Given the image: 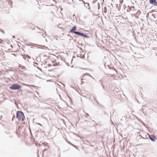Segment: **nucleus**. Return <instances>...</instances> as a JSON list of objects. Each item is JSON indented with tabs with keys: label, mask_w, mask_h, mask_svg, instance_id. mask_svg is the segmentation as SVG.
Listing matches in <instances>:
<instances>
[{
	"label": "nucleus",
	"mask_w": 157,
	"mask_h": 157,
	"mask_svg": "<svg viewBox=\"0 0 157 157\" xmlns=\"http://www.w3.org/2000/svg\"><path fill=\"white\" fill-rule=\"evenodd\" d=\"M21 87V86L18 84H14L11 86L10 87V88L11 89L13 90H19Z\"/></svg>",
	"instance_id": "4"
},
{
	"label": "nucleus",
	"mask_w": 157,
	"mask_h": 157,
	"mask_svg": "<svg viewBox=\"0 0 157 157\" xmlns=\"http://www.w3.org/2000/svg\"><path fill=\"white\" fill-rule=\"evenodd\" d=\"M43 47H45V46H43Z\"/></svg>",
	"instance_id": "12"
},
{
	"label": "nucleus",
	"mask_w": 157,
	"mask_h": 157,
	"mask_svg": "<svg viewBox=\"0 0 157 157\" xmlns=\"http://www.w3.org/2000/svg\"><path fill=\"white\" fill-rule=\"evenodd\" d=\"M89 116V115L87 113H86V116L87 117Z\"/></svg>",
	"instance_id": "10"
},
{
	"label": "nucleus",
	"mask_w": 157,
	"mask_h": 157,
	"mask_svg": "<svg viewBox=\"0 0 157 157\" xmlns=\"http://www.w3.org/2000/svg\"><path fill=\"white\" fill-rule=\"evenodd\" d=\"M92 77L87 74H84L82 76V78L81 79L82 83L84 84L88 83L92 79Z\"/></svg>",
	"instance_id": "1"
},
{
	"label": "nucleus",
	"mask_w": 157,
	"mask_h": 157,
	"mask_svg": "<svg viewBox=\"0 0 157 157\" xmlns=\"http://www.w3.org/2000/svg\"><path fill=\"white\" fill-rule=\"evenodd\" d=\"M17 118L19 121H23L25 119V117L23 113L21 111H17Z\"/></svg>",
	"instance_id": "2"
},
{
	"label": "nucleus",
	"mask_w": 157,
	"mask_h": 157,
	"mask_svg": "<svg viewBox=\"0 0 157 157\" xmlns=\"http://www.w3.org/2000/svg\"><path fill=\"white\" fill-rule=\"evenodd\" d=\"M149 137L150 139L152 141H155V137L154 136L149 135Z\"/></svg>",
	"instance_id": "7"
},
{
	"label": "nucleus",
	"mask_w": 157,
	"mask_h": 157,
	"mask_svg": "<svg viewBox=\"0 0 157 157\" xmlns=\"http://www.w3.org/2000/svg\"><path fill=\"white\" fill-rule=\"evenodd\" d=\"M123 0H120V2L121 3V2H123Z\"/></svg>",
	"instance_id": "11"
},
{
	"label": "nucleus",
	"mask_w": 157,
	"mask_h": 157,
	"mask_svg": "<svg viewBox=\"0 0 157 157\" xmlns=\"http://www.w3.org/2000/svg\"><path fill=\"white\" fill-rule=\"evenodd\" d=\"M3 41V40H2V39H0V43H2V42Z\"/></svg>",
	"instance_id": "8"
},
{
	"label": "nucleus",
	"mask_w": 157,
	"mask_h": 157,
	"mask_svg": "<svg viewBox=\"0 0 157 157\" xmlns=\"http://www.w3.org/2000/svg\"><path fill=\"white\" fill-rule=\"evenodd\" d=\"M150 3L155 6H157V2L156 0H150Z\"/></svg>",
	"instance_id": "5"
},
{
	"label": "nucleus",
	"mask_w": 157,
	"mask_h": 157,
	"mask_svg": "<svg viewBox=\"0 0 157 157\" xmlns=\"http://www.w3.org/2000/svg\"><path fill=\"white\" fill-rule=\"evenodd\" d=\"M68 97L69 98L70 100V101H72V100H71V98H70V97L68 95Z\"/></svg>",
	"instance_id": "9"
},
{
	"label": "nucleus",
	"mask_w": 157,
	"mask_h": 157,
	"mask_svg": "<svg viewBox=\"0 0 157 157\" xmlns=\"http://www.w3.org/2000/svg\"><path fill=\"white\" fill-rule=\"evenodd\" d=\"M48 71L50 72V73H49L48 74H50L52 75H55L56 74L55 72V71L52 69H51V70H48Z\"/></svg>",
	"instance_id": "6"
},
{
	"label": "nucleus",
	"mask_w": 157,
	"mask_h": 157,
	"mask_svg": "<svg viewBox=\"0 0 157 157\" xmlns=\"http://www.w3.org/2000/svg\"><path fill=\"white\" fill-rule=\"evenodd\" d=\"M76 29V27L75 26L72 27L71 29L70 30L69 32V33H74L76 34H77L79 36H82L85 37L86 36V35L85 34H84L83 33H80L79 32H76L75 30Z\"/></svg>",
	"instance_id": "3"
}]
</instances>
